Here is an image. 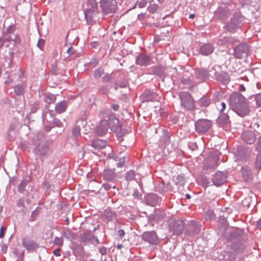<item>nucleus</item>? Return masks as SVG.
I'll use <instances>...</instances> for the list:
<instances>
[{
  "mask_svg": "<svg viewBox=\"0 0 261 261\" xmlns=\"http://www.w3.org/2000/svg\"><path fill=\"white\" fill-rule=\"evenodd\" d=\"M72 134L75 137H78L80 135V128L79 126H76L72 129Z\"/></svg>",
  "mask_w": 261,
  "mask_h": 261,
  "instance_id": "obj_42",
  "label": "nucleus"
},
{
  "mask_svg": "<svg viewBox=\"0 0 261 261\" xmlns=\"http://www.w3.org/2000/svg\"><path fill=\"white\" fill-rule=\"evenodd\" d=\"M230 20L234 23H238V26L240 27L244 20V17L240 13H236Z\"/></svg>",
  "mask_w": 261,
  "mask_h": 261,
  "instance_id": "obj_28",
  "label": "nucleus"
},
{
  "mask_svg": "<svg viewBox=\"0 0 261 261\" xmlns=\"http://www.w3.org/2000/svg\"><path fill=\"white\" fill-rule=\"evenodd\" d=\"M242 137L244 141L249 144L253 143L256 140L255 134L251 131L244 132Z\"/></svg>",
  "mask_w": 261,
  "mask_h": 261,
  "instance_id": "obj_17",
  "label": "nucleus"
},
{
  "mask_svg": "<svg viewBox=\"0 0 261 261\" xmlns=\"http://www.w3.org/2000/svg\"><path fill=\"white\" fill-rule=\"evenodd\" d=\"M56 99V96L50 93L46 94L44 96V101L48 105L54 103L55 102Z\"/></svg>",
  "mask_w": 261,
  "mask_h": 261,
  "instance_id": "obj_31",
  "label": "nucleus"
},
{
  "mask_svg": "<svg viewBox=\"0 0 261 261\" xmlns=\"http://www.w3.org/2000/svg\"><path fill=\"white\" fill-rule=\"evenodd\" d=\"M226 29L230 32H234L239 27L238 26V23H234L232 21H230L226 25Z\"/></svg>",
  "mask_w": 261,
  "mask_h": 261,
  "instance_id": "obj_33",
  "label": "nucleus"
},
{
  "mask_svg": "<svg viewBox=\"0 0 261 261\" xmlns=\"http://www.w3.org/2000/svg\"><path fill=\"white\" fill-rule=\"evenodd\" d=\"M255 99L256 104L259 106H261V93L257 94L255 96Z\"/></svg>",
  "mask_w": 261,
  "mask_h": 261,
  "instance_id": "obj_45",
  "label": "nucleus"
},
{
  "mask_svg": "<svg viewBox=\"0 0 261 261\" xmlns=\"http://www.w3.org/2000/svg\"><path fill=\"white\" fill-rule=\"evenodd\" d=\"M181 105L185 108L189 110L194 109L195 105L194 100L191 94L187 92H182L179 94Z\"/></svg>",
  "mask_w": 261,
  "mask_h": 261,
  "instance_id": "obj_5",
  "label": "nucleus"
},
{
  "mask_svg": "<svg viewBox=\"0 0 261 261\" xmlns=\"http://www.w3.org/2000/svg\"><path fill=\"white\" fill-rule=\"evenodd\" d=\"M106 145V142L102 140H96L92 142V146L96 149H101L105 147Z\"/></svg>",
  "mask_w": 261,
  "mask_h": 261,
  "instance_id": "obj_29",
  "label": "nucleus"
},
{
  "mask_svg": "<svg viewBox=\"0 0 261 261\" xmlns=\"http://www.w3.org/2000/svg\"><path fill=\"white\" fill-rule=\"evenodd\" d=\"M102 79L104 82H108L111 80V75L110 74H106Z\"/></svg>",
  "mask_w": 261,
  "mask_h": 261,
  "instance_id": "obj_51",
  "label": "nucleus"
},
{
  "mask_svg": "<svg viewBox=\"0 0 261 261\" xmlns=\"http://www.w3.org/2000/svg\"><path fill=\"white\" fill-rule=\"evenodd\" d=\"M54 244L59 247H61L63 245V239L62 237H55L54 240Z\"/></svg>",
  "mask_w": 261,
  "mask_h": 261,
  "instance_id": "obj_38",
  "label": "nucleus"
},
{
  "mask_svg": "<svg viewBox=\"0 0 261 261\" xmlns=\"http://www.w3.org/2000/svg\"><path fill=\"white\" fill-rule=\"evenodd\" d=\"M8 248V246L6 244H3L2 245L1 251L3 253H6Z\"/></svg>",
  "mask_w": 261,
  "mask_h": 261,
  "instance_id": "obj_61",
  "label": "nucleus"
},
{
  "mask_svg": "<svg viewBox=\"0 0 261 261\" xmlns=\"http://www.w3.org/2000/svg\"><path fill=\"white\" fill-rule=\"evenodd\" d=\"M170 136L168 131L163 129L162 131V135L160 139V142L163 145H167L170 143Z\"/></svg>",
  "mask_w": 261,
  "mask_h": 261,
  "instance_id": "obj_24",
  "label": "nucleus"
},
{
  "mask_svg": "<svg viewBox=\"0 0 261 261\" xmlns=\"http://www.w3.org/2000/svg\"><path fill=\"white\" fill-rule=\"evenodd\" d=\"M85 11L92 12L93 10L98 11L97 4L95 0H88L86 3Z\"/></svg>",
  "mask_w": 261,
  "mask_h": 261,
  "instance_id": "obj_23",
  "label": "nucleus"
},
{
  "mask_svg": "<svg viewBox=\"0 0 261 261\" xmlns=\"http://www.w3.org/2000/svg\"><path fill=\"white\" fill-rule=\"evenodd\" d=\"M5 230H6V228L2 226L1 227V228H0V238H3L4 237Z\"/></svg>",
  "mask_w": 261,
  "mask_h": 261,
  "instance_id": "obj_57",
  "label": "nucleus"
},
{
  "mask_svg": "<svg viewBox=\"0 0 261 261\" xmlns=\"http://www.w3.org/2000/svg\"><path fill=\"white\" fill-rule=\"evenodd\" d=\"M90 45L92 48H97L99 47V43L97 42H92Z\"/></svg>",
  "mask_w": 261,
  "mask_h": 261,
  "instance_id": "obj_58",
  "label": "nucleus"
},
{
  "mask_svg": "<svg viewBox=\"0 0 261 261\" xmlns=\"http://www.w3.org/2000/svg\"><path fill=\"white\" fill-rule=\"evenodd\" d=\"M147 2L145 0H142L138 3L139 8H144L146 6Z\"/></svg>",
  "mask_w": 261,
  "mask_h": 261,
  "instance_id": "obj_49",
  "label": "nucleus"
},
{
  "mask_svg": "<svg viewBox=\"0 0 261 261\" xmlns=\"http://www.w3.org/2000/svg\"><path fill=\"white\" fill-rule=\"evenodd\" d=\"M215 77H216L218 81L224 85L228 84L230 80L228 74L226 72H221L218 75L216 74Z\"/></svg>",
  "mask_w": 261,
  "mask_h": 261,
  "instance_id": "obj_25",
  "label": "nucleus"
},
{
  "mask_svg": "<svg viewBox=\"0 0 261 261\" xmlns=\"http://www.w3.org/2000/svg\"><path fill=\"white\" fill-rule=\"evenodd\" d=\"M99 252L102 255H105L107 252V249L105 247H102L99 249Z\"/></svg>",
  "mask_w": 261,
  "mask_h": 261,
  "instance_id": "obj_59",
  "label": "nucleus"
},
{
  "mask_svg": "<svg viewBox=\"0 0 261 261\" xmlns=\"http://www.w3.org/2000/svg\"><path fill=\"white\" fill-rule=\"evenodd\" d=\"M33 145L34 146L33 152L41 158L48 155L51 153V150L47 142L43 139L34 138Z\"/></svg>",
  "mask_w": 261,
  "mask_h": 261,
  "instance_id": "obj_2",
  "label": "nucleus"
},
{
  "mask_svg": "<svg viewBox=\"0 0 261 261\" xmlns=\"http://www.w3.org/2000/svg\"><path fill=\"white\" fill-rule=\"evenodd\" d=\"M249 52V48L245 44H240L234 48V56L238 59H241L247 56Z\"/></svg>",
  "mask_w": 261,
  "mask_h": 261,
  "instance_id": "obj_9",
  "label": "nucleus"
},
{
  "mask_svg": "<svg viewBox=\"0 0 261 261\" xmlns=\"http://www.w3.org/2000/svg\"><path fill=\"white\" fill-rule=\"evenodd\" d=\"M108 90H108L107 87L105 86H102L100 89V93L102 94H103L107 93L108 92Z\"/></svg>",
  "mask_w": 261,
  "mask_h": 261,
  "instance_id": "obj_52",
  "label": "nucleus"
},
{
  "mask_svg": "<svg viewBox=\"0 0 261 261\" xmlns=\"http://www.w3.org/2000/svg\"><path fill=\"white\" fill-rule=\"evenodd\" d=\"M104 73V70L99 68L95 69L94 72V76L96 79H99Z\"/></svg>",
  "mask_w": 261,
  "mask_h": 261,
  "instance_id": "obj_37",
  "label": "nucleus"
},
{
  "mask_svg": "<svg viewBox=\"0 0 261 261\" xmlns=\"http://www.w3.org/2000/svg\"><path fill=\"white\" fill-rule=\"evenodd\" d=\"M226 177L225 175L222 172H217L213 176L212 181L213 184L216 186H220L226 181Z\"/></svg>",
  "mask_w": 261,
  "mask_h": 261,
  "instance_id": "obj_14",
  "label": "nucleus"
},
{
  "mask_svg": "<svg viewBox=\"0 0 261 261\" xmlns=\"http://www.w3.org/2000/svg\"><path fill=\"white\" fill-rule=\"evenodd\" d=\"M200 230L199 225L195 221H191L188 225L186 231L190 236L197 234Z\"/></svg>",
  "mask_w": 261,
  "mask_h": 261,
  "instance_id": "obj_15",
  "label": "nucleus"
},
{
  "mask_svg": "<svg viewBox=\"0 0 261 261\" xmlns=\"http://www.w3.org/2000/svg\"><path fill=\"white\" fill-rule=\"evenodd\" d=\"M199 103L201 107H207L210 103V100L205 97H203L199 100Z\"/></svg>",
  "mask_w": 261,
  "mask_h": 261,
  "instance_id": "obj_36",
  "label": "nucleus"
},
{
  "mask_svg": "<svg viewBox=\"0 0 261 261\" xmlns=\"http://www.w3.org/2000/svg\"><path fill=\"white\" fill-rule=\"evenodd\" d=\"M15 30V27L14 25H10L8 27L6 30V34H13Z\"/></svg>",
  "mask_w": 261,
  "mask_h": 261,
  "instance_id": "obj_43",
  "label": "nucleus"
},
{
  "mask_svg": "<svg viewBox=\"0 0 261 261\" xmlns=\"http://www.w3.org/2000/svg\"><path fill=\"white\" fill-rule=\"evenodd\" d=\"M95 236L90 231H87L82 234L80 237V239L83 242H87L94 240Z\"/></svg>",
  "mask_w": 261,
  "mask_h": 261,
  "instance_id": "obj_27",
  "label": "nucleus"
},
{
  "mask_svg": "<svg viewBox=\"0 0 261 261\" xmlns=\"http://www.w3.org/2000/svg\"><path fill=\"white\" fill-rule=\"evenodd\" d=\"M118 235L120 238H122L125 235V232L123 229H120L118 231Z\"/></svg>",
  "mask_w": 261,
  "mask_h": 261,
  "instance_id": "obj_56",
  "label": "nucleus"
},
{
  "mask_svg": "<svg viewBox=\"0 0 261 261\" xmlns=\"http://www.w3.org/2000/svg\"><path fill=\"white\" fill-rule=\"evenodd\" d=\"M178 179L179 180L178 185L179 186H182L185 183V179L182 176H178Z\"/></svg>",
  "mask_w": 261,
  "mask_h": 261,
  "instance_id": "obj_53",
  "label": "nucleus"
},
{
  "mask_svg": "<svg viewBox=\"0 0 261 261\" xmlns=\"http://www.w3.org/2000/svg\"><path fill=\"white\" fill-rule=\"evenodd\" d=\"M60 251H61V249L59 248H58L54 251L53 253L56 256H60L61 255Z\"/></svg>",
  "mask_w": 261,
  "mask_h": 261,
  "instance_id": "obj_55",
  "label": "nucleus"
},
{
  "mask_svg": "<svg viewBox=\"0 0 261 261\" xmlns=\"http://www.w3.org/2000/svg\"><path fill=\"white\" fill-rule=\"evenodd\" d=\"M100 4L104 14L113 13L117 9V5L115 0H100Z\"/></svg>",
  "mask_w": 261,
  "mask_h": 261,
  "instance_id": "obj_4",
  "label": "nucleus"
},
{
  "mask_svg": "<svg viewBox=\"0 0 261 261\" xmlns=\"http://www.w3.org/2000/svg\"><path fill=\"white\" fill-rule=\"evenodd\" d=\"M109 126L108 121L106 119H103L101 121L100 124L97 128V133L100 136H102L107 133Z\"/></svg>",
  "mask_w": 261,
  "mask_h": 261,
  "instance_id": "obj_19",
  "label": "nucleus"
},
{
  "mask_svg": "<svg viewBox=\"0 0 261 261\" xmlns=\"http://www.w3.org/2000/svg\"><path fill=\"white\" fill-rule=\"evenodd\" d=\"M63 235L67 239L72 240L75 237L74 233L69 229H66L63 232Z\"/></svg>",
  "mask_w": 261,
  "mask_h": 261,
  "instance_id": "obj_34",
  "label": "nucleus"
},
{
  "mask_svg": "<svg viewBox=\"0 0 261 261\" xmlns=\"http://www.w3.org/2000/svg\"><path fill=\"white\" fill-rule=\"evenodd\" d=\"M67 102L65 100H62L58 102L55 106V111L58 114L64 113L67 108Z\"/></svg>",
  "mask_w": 261,
  "mask_h": 261,
  "instance_id": "obj_20",
  "label": "nucleus"
},
{
  "mask_svg": "<svg viewBox=\"0 0 261 261\" xmlns=\"http://www.w3.org/2000/svg\"><path fill=\"white\" fill-rule=\"evenodd\" d=\"M102 177L103 179L105 180L114 182L117 179V175L115 169H108L103 171Z\"/></svg>",
  "mask_w": 261,
  "mask_h": 261,
  "instance_id": "obj_13",
  "label": "nucleus"
},
{
  "mask_svg": "<svg viewBox=\"0 0 261 261\" xmlns=\"http://www.w3.org/2000/svg\"><path fill=\"white\" fill-rule=\"evenodd\" d=\"M229 104L232 110L241 117L248 115L249 112L246 98L239 92L234 93L230 96Z\"/></svg>",
  "mask_w": 261,
  "mask_h": 261,
  "instance_id": "obj_1",
  "label": "nucleus"
},
{
  "mask_svg": "<svg viewBox=\"0 0 261 261\" xmlns=\"http://www.w3.org/2000/svg\"><path fill=\"white\" fill-rule=\"evenodd\" d=\"M184 227V223L182 221H177L170 226V229L173 234L178 236L182 233Z\"/></svg>",
  "mask_w": 261,
  "mask_h": 261,
  "instance_id": "obj_11",
  "label": "nucleus"
},
{
  "mask_svg": "<svg viewBox=\"0 0 261 261\" xmlns=\"http://www.w3.org/2000/svg\"><path fill=\"white\" fill-rule=\"evenodd\" d=\"M22 244L29 250H35L38 247L36 243L28 238H24L22 240Z\"/></svg>",
  "mask_w": 261,
  "mask_h": 261,
  "instance_id": "obj_18",
  "label": "nucleus"
},
{
  "mask_svg": "<svg viewBox=\"0 0 261 261\" xmlns=\"http://www.w3.org/2000/svg\"><path fill=\"white\" fill-rule=\"evenodd\" d=\"M45 44V40L43 39H39L37 43V46L41 50L44 48Z\"/></svg>",
  "mask_w": 261,
  "mask_h": 261,
  "instance_id": "obj_44",
  "label": "nucleus"
},
{
  "mask_svg": "<svg viewBox=\"0 0 261 261\" xmlns=\"http://www.w3.org/2000/svg\"><path fill=\"white\" fill-rule=\"evenodd\" d=\"M150 57L146 54H139L136 57V63L141 66H147L150 62Z\"/></svg>",
  "mask_w": 261,
  "mask_h": 261,
  "instance_id": "obj_12",
  "label": "nucleus"
},
{
  "mask_svg": "<svg viewBox=\"0 0 261 261\" xmlns=\"http://www.w3.org/2000/svg\"><path fill=\"white\" fill-rule=\"evenodd\" d=\"M124 159H121L120 162L117 164V166L118 167H122L124 165Z\"/></svg>",
  "mask_w": 261,
  "mask_h": 261,
  "instance_id": "obj_60",
  "label": "nucleus"
},
{
  "mask_svg": "<svg viewBox=\"0 0 261 261\" xmlns=\"http://www.w3.org/2000/svg\"><path fill=\"white\" fill-rule=\"evenodd\" d=\"M141 237L144 241L150 245H157L160 242L157 234L154 231L144 232Z\"/></svg>",
  "mask_w": 261,
  "mask_h": 261,
  "instance_id": "obj_7",
  "label": "nucleus"
},
{
  "mask_svg": "<svg viewBox=\"0 0 261 261\" xmlns=\"http://www.w3.org/2000/svg\"><path fill=\"white\" fill-rule=\"evenodd\" d=\"M117 217L116 213L109 208L106 209L102 215L103 220L106 221L107 222L116 221Z\"/></svg>",
  "mask_w": 261,
  "mask_h": 261,
  "instance_id": "obj_16",
  "label": "nucleus"
},
{
  "mask_svg": "<svg viewBox=\"0 0 261 261\" xmlns=\"http://www.w3.org/2000/svg\"><path fill=\"white\" fill-rule=\"evenodd\" d=\"M12 41L15 43H18V44L20 43L21 41V39L18 34H16L15 35V37H14V39H12Z\"/></svg>",
  "mask_w": 261,
  "mask_h": 261,
  "instance_id": "obj_47",
  "label": "nucleus"
},
{
  "mask_svg": "<svg viewBox=\"0 0 261 261\" xmlns=\"http://www.w3.org/2000/svg\"><path fill=\"white\" fill-rule=\"evenodd\" d=\"M24 85L23 84H18L14 87V92L16 95H22L24 92Z\"/></svg>",
  "mask_w": 261,
  "mask_h": 261,
  "instance_id": "obj_32",
  "label": "nucleus"
},
{
  "mask_svg": "<svg viewBox=\"0 0 261 261\" xmlns=\"http://www.w3.org/2000/svg\"><path fill=\"white\" fill-rule=\"evenodd\" d=\"M216 73V71L214 67L210 69H197L195 71L196 77L202 81H205L209 77H215Z\"/></svg>",
  "mask_w": 261,
  "mask_h": 261,
  "instance_id": "obj_6",
  "label": "nucleus"
},
{
  "mask_svg": "<svg viewBox=\"0 0 261 261\" xmlns=\"http://www.w3.org/2000/svg\"><path fill=\"white\" fill-rule=\"evenodd\" d=\"M119 105L117 104H113L112 106V108L115 111H118L119 109Z\"/></svg>",
  "mask_w": 261,
  "mask_h": 261,
  "instance_id": "obj_64",
  "label": "nucleus"
},
{
  "mask_svg": "<svg viewBox=\"0 0 261 261\" xmlns=\"http://www.w3.org/2000/svg\"><path fill=\"white\" fill-rule=\"evenodd\" d=\"M135 178V172L134 170H129L126 173L125 179L128 181H131Z\"/></svg>",
  "mask_w": 261,
  "mask_h": 261,
  "instance_id": "obj_35",
  "label": "nucleus"
},
{
  "mask_svg": "<svg viewBox=\"0 0 261 261\" xmlns=\"http://www.w3.org/2000/svg\"><path fill=\"white\" fill-rule=\"evenodd\" d=\"M102 186L106 191L109 190L112 188V186L108 183H104Z\"/></svg>",
  "mask_w": 261,
  "mask_h": 261,
  "instance_id": "obj_54",
  "label": "nucleus"
},
{
  "mask_svg": "<svg viewBox=\"0 0 261 261\" xmlns=\"http://www.w3.org/2000/svg\"><path fill=\"white\" fill-rule=\"evenodd\" d=\"M67 53H68L69 55H71L73 54V53H74V49H73V47H69V48H68V49H67Z\"/></svg>",
  "mask_w": 261,
  "mask_h": 261,
  "instance_id": "obj_62",
  "label": "nucleus"
},
{
  "mask_svg": "<svg viewBox=\"0 0 261 261\" xmlns=\"http://www.w3.org/2000/svg\"><path fill=\"white\" fill-rule=\"evenodd\" d=\"M214 51L213 46L209 43L203 44L200 48V53L204 56L208 55Z\"/></svg>",
  "mask_w": 261,
  "mask_h": 261,
  "instance_id": "obj_22",
  "label": "nucleus"
},
{
  "mask_svg": "<svg viewBox=\"0 0 261 261\" xmlns=\"http://www.w3.org/2000/svg\"><path fill=\"white\" fill-rule=\"evenodd\" d=\"M159 6L156 4H151L148 7V10L150 13H154L158 9Z\"/></svg>",
  "mask_w": 261,
  "mask_h": 261,
  "instance_id": "obj_39",
  "label": "nucleus"
},
{
  "mask_svg": "<svg viewBox=\"0 0 261 261\" xmlns=\"http://www.w3.org/2000/svg\"><path fill=\"white\" fill-rule=\"evenodd\" d=\"M27 186V182L24 180H22L18 185V190L20 193H23L25 188Z\"/></svg>",
  "mask_w": 261,
  "mask_h": 261,
  "instance_id": "obj_40",
  "label": "nucleus"
},
{
  "mask_svg": "<svg viewBox=\"0 0 261 261\" xmlns=\"http://www.w3.org/2000/svg\"><path fill=\"white\" fill-rule=\"evenodd\" d=\"M100 117L102 118L108 117V126L111 130L117 132L120 130L119 121L115 117L111 110L105 109L100 112Z\"/></svg>",
  "mask_w": 261,
  "mask_h": 261,
  "instance_id": "obj_3",
  "label": "nucleus"
},
{
  "mask_svg": "<svg viewBox=\"0 0 261 261\" xmlns=\"http://www.w3.org/2000/svg\"><path fill=\"white\" fill-rule=\"evenodd\" d=\"M39 212L37 210L33 211L31 214L32 221H34L36 217L38 216Z\"/></svg>",
  "mask_w": 261,
  "mask_h": 261,
  "instance_id": "obj_46",
  "label": "nucleus"
},
{
  "mask_svg": "<svg viewBox=\"0 0 261 261\" xmlns=\"http://www.w3.org/2000/svg\"><path fill=\"white\" fill-rule=\"evenodd\" d=\"M141 97L144 101H152L156 99V95L155 93L150 90H145Z\"/></svg>",
  "mask_w": 261,
  "mask_h": 261,
  "instance_id": "obj_21",
  "label": "nucleus"
},
{
  "mask_svg": "<svg viewBox=\"0 0 261 261\" xmlns=\"http://www.w3.org/2000/svg\"><path fill=\"white\" fill-rule=\"evenodd\" d=\"M53 123L58 127H61L62 125V122L59 119L57 118L53 119Z\"/></svg>",
  "mask_w": 261,
  "mask_h": 261,
  "instance_id": "obj_48",
  "label": "nucleus"
},
{
  "mask_svg": "<svg viewBox=\"0 0 261 261\" xmlns=\"http://www.w3.org/2000/svg\"><path fill=\"white\" fill-rule=\"evenodd\" d=\"M217 121L219 123L221 124H226L229 122V116L228 115L222 113L218 118Z\"/></svg>",
  "mask_w": 261,
  "mask_h": 261,
  "instance_id": "obj_30",
  "label": "nucleus"
},
{
  "mask_svg": "<svg viewBox=\"0 0 261 261\" xmlns=\"http://www.w3.org/2000/svg\"><path fill=\"white\" fill-rule=\"evenodd\" d=\"M85 18L89 25H92L96 22L98 19L99 11L93 10L92 12L84 11Z\"/></svg>",
  "mask_w": 261,
  "mask_h": 261,
  "instance_id": "obj_10",
  "label": "nucleus"
},
{
  "mask_svg": "<svg viewBox=\"0 0 261 261\" xmlns=\"http://www.w3.org/2000/svg\"><path fill=\"white\" fill-rule=\"evenodd\" d=\"M146 201L148 204L153 206L158 202L159 197L156 194H152L147 197Z\"/></svg>",
  "mask_w": 261,
  "mask_h": 261,
  "instance_id": "obj_26",
  "label": "nucleus"
},
{
  "mask_svg": "<svg viewBox=\"0 0 261 261\" xmlns=\"http://www.w3.org/2000/svg\"><path fill=\"white\" fill-rule=\"evenodd\" d=\"M211 126V121L207 119H199L195 123V130L198 134L206 132Z\"/></svg>",
  "mask_w": 261,
  "mask_h": 261,
  "instance_id": "obj_8",
  "label": "nucleus"
},
{
  "mask_svg": "<svg viewBox=\"0 0 261 261\" xmlns=\"http://www.w3.org/2000/svg\"><path fill=\"white\" fill-rule=\"evenodd\" d=\"M221 106L222 107V108H221V109L220 110V111L221 113H223V112L224 111V110L226 108V105H225V103L224 102H222L221 103Z\"/></svg>",
  "mask_w": 261,
  "mask_h": 261,
  "instance_id": "obj_63",
  "label": "nucleus"
},
{
  "mask_svg": "<svg viewBox=\"0 0 261 261\" xmlns=\"http://www.w3.org/2000/svg\"><path fill=\"white\" fill-rule=\"evenodd\" d=\"M256 148L257 151L261 152V136L258 139Z\"/></svg>",
  "mask_w": 261,
  "mask_h": 261,
  "instance_id": "obj_50",
  "label": "nucleus"
},
{
  "mask_svg": "<svg viewBox=\"0 0 261 261\" xmlns=\"http://www.w3.org/2000/svg\"><path fill=\"white\" fill-rule=\"evenodd\" d=\"M255 166L258 168H261V152L256 156Z\"/></svg>",
  "mask_w": 261,
  "mask_h": 261,
  "instance_id": "obj_41",
  "label": "nucleus"
}]
</instances>
